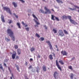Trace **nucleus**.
I'll list each match as a JSON object with an SVG mask.
<instances>
[{"instance_id":"nucleus-39","label":"nucleus","mask_w":79,"mask_h":79,"mask_svg":"<svg viewBox=\"0 0 79 79\" xmlns=\"http://www.w3.org/2000/svg\"><path fill=\"white\" fill-rule=\"evenodd\" d=\"M44 27H45V29H47L48 28L46 25H44Z\"/></svg>"},{"instance_id":"nucleus-36","label":"nucleus","mask_w":79,"mask_h":79,"mask_svg":"<svg viewBox=\"0 0 79 79\" xmlns=\"http://www.w3.org/2000/svg\"><path fill=\"white\" fill-rule=\"evenodd\" d=\"M25 29H26L27 31H29V27L26 28H25Z\"/></svg>"},{"instance_id":"nucleus-6","label":"nucleus","mask_w":79,"mask_h":79,"mask_svg":"<svg viewBox=\"0 0 79 79\" xmlns=\"http://www.w3.org/2000/svg\"><path fill=\"white\" fill-rule=\"evenodd\" d=\"M56 66H57L58 68L60 70V71H62V69H61V68L60 67V64H59V63H58V60H56Z\"/></svg>"},{"instance_id":"nucleus-54","label":"nucleus","mask_w":79,"mask_h":79,"mask_svg":"<svg viewBox=\"0 0 79 79\" xmlns=\"http://www.w3.org/2000/svg\"><path fill=\"white\" fill-rule=\"evenodd\" d=\"M25 64H26V65H27V62H26L25 63Z\"/></svg>"},{"instance_id":"nucleus-11","label":"nucleus","mask_w":79,"mask_h":79,"mask_svg":"<svg viewBox=\"0 0 79 79\" xmlns=\"http://www.w3.org/2000/svg\"><path fill=\"white\" fill-rule=\"evenodd\" d=\"M17 52L18 55H20L21 53V50L19 49H18L17 50Z\"/></svg>"},{"instance_id":"nucleus-21","label":"nucleus","mask_w":79,"mask_h":79,"mask_svg":"<svg viewBox=\"0 0 79 79\" xmlns=\"http://www.w3.org/2000/svg\"><path fill=\"white\" fill-rule=\"evenodd\" d=\"M34 21L37 25H39V24H40V23H39V22H37V20H35Z\"/></svg>"},{"instance_id":"nucleus-1","label":"nucleus","mask_w":79,"mask_h":79,"mask_svg":"<svg viewBox=\"0 0 79 79\" xmlns=\"http://www.w3.org/2000/svg\"><path fill=\"white\" fill-rule=\"evenodd\" d=\"M68 18V19H69L70 23H72L73 24H74V25L77 24V22H76L74 20L72 19H71V16L69 15L67 16L66 15H63L62 16V19H67Z\"/></svg>"},{"instance_id":"nucleus-64","label":"nucleus","mask_w":79,"mask_h":79,"mask_svg":"<svg viewBox=\"0 0 79 79\" xmlns=\"http://www.w3.org/2000/svg\"><path fill=\"white\" fill-rule=\"evenodd\" d=\"M29 79L28 78V79Z\"/></svg>"},{"instance_id":"nucleus-30","label":"nucleus","mask_w":79,"mask_h":79,"mask_svg":"<svg viewBox=\"0 0 79 79\" xmlns=\"http://www.w3.org/2000/svg\"><path fill=\"white\" fill-rule=\"evenodd\" d=\"M46 43H48V45H50V44H51V43H50V41H47L46 42Z\"/></svg>"},{"instance_id":"nucleus-48","label":"nucleus","mask_w":79,"mask_h":79,"mask_svg":"<svg viewBox=\"0 0 79 79\" xmlns=\"http://www.w3.org/2000/svg\"><path fill=\"white\" fill-rule=\"evenodd\" d=\"M37 57H38V58H40V56L39 55L37 56Z\"/></svg>"},{"instance_id":"nucleus-10","label":"nucleus","mask_w":79,"mask_h":79,"mask_svg":"<svg viewBox=\"0 0 79 79\" xmlns=\"http://www.w3.org/2000/svg\"><path fill=\"white\" fill-rule=\"evenodd\" d=\"M58 76V73L57 72H55L54 73L53 76L55 79H56V77Z\"/></svg>"},{"instance_id":"nucleus-58","label":"nucleus","mask_w":79,"mask_h":79,"mask_svg":"<svg viewBox=\"0 0 79 79\" xmlns=\"http://www.w3.org/2000/svg\"><path fill=\"white\" fill-rule=\"evenodd\" d=\"M52 11H54V10H53V9H52Z\"/></svg>"},{"instance_id":"nucleus-44","label":"nucleus","mask_w":79,"mask_h":79,"mask_svg":"<svg viewBox=\"0 0 79 79\" xmlns=\"http://www.w3.org/2000/svg\"><path fill=\"white\" fill-rule=\"evenodd\" d=\"M4 66H5L6 67V64L5 63V62H4Z\"/></svg>"},{"instance_id":"nucleus-59","label":"nucleus","mask_w":79,"mask_h":79,"mask_svg":"<svg viewBox=\"0 0 79 79\" xmlns=\"http://www.w3.org/2000/svg\"><path fill=\"white\" fill-rule=\"evenodd\" d=\"M43 2H46L45 0H42Z\"/></svg>"},{"instance_id":"nucleus-28","label":"nucleus","mask_w":79,"mask_h":79,"mask_svg":"<svg viewBox=\"0 0 79 79\" xmlns=\"http://www.w3.org/2000/svg\"><path fill=\"white\" fill-rule=\"evenodd\" d=\"M52 31L54 32V33H57V31H56V30L55 29H53L52 30Z\"/></svg>"},{"instance_id":"nucleus-33","label":"nucleus","mask_w":79,"mask_h":79,"mask_svg":"<svg viewBox=\"0 0 79 79\" xmlns=\"http://www.w3.org/2000/svg\"><path fill=\"white\" fill-rule=\"evenodd\" d=\"M0 69H1L3 70V67L2 66V64H1L0 65Z\"/></svg>"},{"instance_id":"nucleus-15","label":"nucleus","mask_w":79,"mask_h":79,"mask_svg":"<svg viewBox=\"0 0 79 79\" xmlns=\"http://www.w3.org/2000/svg\"><path fill=\"white\" fill-rule=\"evenodd\" d=\"M42 68L44 71H47V68H46V66H43L42 67Z\"/></svg>"},{"instance_id":"nucleus-51","label":"nucleus","mask_w":79,"mask_h":79,"mask_svg":"<svg viewBox=\"0 0 79 79\" xmlns=\"http://www.w3.org/2000/svg\"><path fill=\"white\" fill-rule=\"evenodd\" d=\"M53 56L54 57H55V53H53Z\"/></svg>"},{"instance_id":"nucleus-14","label":"nucleus","mask_w":79,"mask_h":79,"mask_svg":"<svg viewBox=\"0 0 79 79\" xmlns=\"http://www.w3.org/2000/svg\"><path fill=\"white\" fill-rule=\"evenodd\" d=\"M49 57L50 60H53V56L52 55V54L50 55L49 56Z\"/></svg>"},{"instance_id":"nucleus-24","label":"nucleus","mask_w":79,"mask_h":79,"mask_svg":"<svg viewBox=\"0 0 79 79\" xmlns=\"http://www.w3.org/2000/svg\"><path fill=\"white\" fill-rule=\"evenodd\" d=\"M5 39L6 40L7 42H9L10 41V40L8 38H7L6 37H5Z\"/></svg>"},{"instance_id":"nucleus-2","label":"nucleus","mask_w":79,"mask_h":79,"mask_svg":"<svg viewBox=\"0 0 79 79\" xmlns=\"http://www.w3.org/2000/svg\"><path fill=\"white\" fill-rule=\"evenodd\" d=\"M7 34H9V36H10V37H11L12 40L13 41H15V36H13L14 33H13V31L10 29H8L7 30Z\"/></svg>"},{"instance_id":"nucleus-25","label":"nucleus","mask_w":79,"mask_h":79,"mask_svg":"<svg viewBox=\"0 0 79 79\" xmlns=\"http://www.w3.org/2000/svg\"><path fill=\"white\" fill-rule=\"evenodd\" d=\"M30 50L31 52H33V51H34L35 50V49L34 48H31Z\"/></svg>"},{"instance_id":"nucleus-50","label":"nucleus","mask_w":79,"mask_h":79,"mask_svg":"<svg viewBox=\"0 0 79 79\" xmlns=\"http://www.w3.org/2000/svg\"><path fill=\"white\" fill-rule=\"evenodd\" d=\"M44 58H45V59H47V56H44Z\"/></svg>"},{"instance_id":"nucleus-4","label":"nucleus","mask_w":79,"mask_h":79,"mask_svg":"<svg viewBox=\"0 0 79 79\" xmlns=\"http://www.w3.org/2000/svg\"><path fill=\"white\" fill-rule=\"evenodd\" d=\"M3 9L4 10H6V12H8L10 14V15H12V13H11V11L10 10V9L8 7H3Z\"/></svg>"},{"instance_id":"nucleus-37","label":"nucleus","mask_w":79,"mask_h":79,"mask_svg":"<svg viewBox=\"0 0 79 79\" xmlns=\"http://www.w3.org/2000/svg\"><path fill=\"white\" fill-rule=\"evenodd\" d=\"M14 15H15V16L16 18H18V15H16V14L15 13L14 14Z\"/></svg>"},{"instance_id":"nucleus-63","label":"nucleus","mask_w":79,"mask_h":79,"mask_svg":"<svg viewBox=\"0 0 79 79\" xmlns=\"http://www.w3.org/2000/svg\"><path fill=\"white\" fill-rule=\"evenodd\" d=\"M48 69H49L48 68Z\"/></svg>"},{"instance_id":"nucleus-8","label":"nucleus","mask_w":79,"mask_h":79,"mask_svg":"<svg viewBox=\"0 0 79 79\" xmlns=\"http://www.w3.org/2000/svg\"><path fill=\"white\" fill-rule=\"evenodd\" d=\"M13 54L12 55V58L13 60H14L15 58V57H16V52L14 51L13 52Z\"/></svg>"},{"instance_id":"nucleus-60","label":"nucleus","mask_w":79,"mask_h":79,"mask_svg":"<svg viewBox=\"0 0 79 79\" xmlns=\"http://www.w3.org/2000/svg\"><path fill=\"white\" fill-rule=\"evenodd\" d=\"M10 79H12V77H10Z\"/></svg>"},{"instance_id":"nucleus-20","label":"nucleus","mask_w":79,"mask_h":79,"mask_svg":"<svg viewBox=\"0 0 79 79\" xmlns=\"http://www.w3.org/2000/svg\"><path fill=\"white\" fill-rule=\"evenodd\" d=\"M74 6L75 8H77V9H78V10H77V12L78 13H79V7L76 5H74Z\"/></svg>"},{"instance_id":"nucleus-35","label":"nucleus","mask_w":79,"mask_h":79,"mask_svg":"<svg viewBox=\"0 0 79 79\" xmlns=\"http://www.w3.org/2000/svg\"><path fill=\"white\" fill-rule=\"evenodd\" d=\"M19 1H20V2H21L22 3H24L25 2V1L23 0H19Z\"/></svg>"},{"instance_id":"nucleus-55","label":"nucleus","mask_w":79,"mask_h":79,"mask_svg":"<svg viewBox=\"0 0 79 79\" xmlns=\"http://www.w3.org/2000/svg\"><path fill=\"white\" fill-rule=\"evenodd\" d=\"M11 75L12 76V77H14L13 76V74H12Z\"/></svg>"},{"instance_id":"nucleus-7","label":"nucleus","mask_w":79,"mask_h":79,"mask_svg":"<svg viewBox=\"0 0 79 79\" xmlns=\"http://www.w3.org/2000/svg\"><path fill=\"white\" fill-rule=\"evenodd\" d=\"M54 18H55V19L56 21H60L58 17H56V16H53V15H51V19L52 20H53V21H55V19H54Z\"/></svg>"},{"instance_id":"nucleus-56","label":"nucleus","mask_w":79,"mask_h":79,"mask_svg":"<svg viewBox=\"0 0 79 79\" xmlns=\"http://www.w3.org/2000/svg\"><path fill=\"white\" fill-rule=\"evenodd\" d=\"M27 26H28L27 25H26L25 26V27H27Z\"/></svg>"},{"instance_id":"nucleus-31","label":"nucleus","mask_w":79,"mask_h":79,"mask_svg":"<svg viewBox=\"0 0 79 79\" xmlns=\"http://www.w3.org/2000/svg\"><path fill=\"white\" fill-rule=\"evenodd\" d=\"M69 9H70V10H72V11H73L74 10H76V9L74 8L73 9H72V8H69Z\"/></svg>"},{"instance_id":"nucleus-46","label":"nucleus","mask_w":79,"mask_h":79,"mask_svg":"<svg viewBox=\"0 0 79 79\" xmlns=\"http://www.w3.org/2000/svg\"><path fill=\"white\" fill-rule=\"evenodd\" d=\"M32 68V66L30 65L28 69H31V68Z\"/></svg>"},{"instance_id":"nucleus-5","label":"nucleus","mask_w":79,"mask_h":79,"mask_svg":"<svg viewBox=\"0 0 79 79\" xmlns=\"http://www.w3.org/2000/svg\"><path fill=\"white\" fill-rule=\"evenodd\" d=\"M44 9L45 11H46L45 12V14H47V13H48V14H51V13H52L51 11H50V9H48L47 7L45 6L44 7Z\"/></svg>"},{"instance_id":"nucleus-9","label":"nucleus","mask_w":79,"mask_h":79,"mask_svg":"<svg viewBox=\"0 0 79 79\" xmlns=\"http://www.w3.org/2000/svg\"><path fill=\"white\" fill-rule=\"evenodd\" d=\"M61 54H63V56H64V55H65V56H66L67 55V53L66 51H62L61 52Z\"/></svg>"},{"instance_id":"nucleus-61","label":"nucleus","mask_w":79,"mask_h":79,"mask_svg":"<svg viewBox=\"0 0 79 79\" xmlns=\"http://www.w3.org/2000/svg\"><path fill=\"white\" fill-rule=\"evenodd\" d=\"M1 76H0V77Z\"/></svg>"},{"instance_id":"nucleus-38","label":"nucleus","mask_w":79,"mask_h":79,"mask_svg":"<svg viewBox=\"0 0 79 79\" xmlns=\"http://www.w3.org/2000/svg\"><path fill=\"white\" fill-rule=\"evenodd\" d=\"M69 68L70 69H73V68H72V66H69Z\"/></svg>"},{"instance_id":"nucleus-40","label":"nucleus","mask_w":79,"mask_h":79,"mask_svg":"<svg viewBox=\"0 0 79 79\" xmlns=\"http://www.w3.org/2000/svg\"><path fill=\"white\" fill-rule=\"evenodd\" d=\"M16 60H18L19 59V56H16Z\"/></svg>"},{"instance_id":"nucleus-32","label":"nucleus","mask_w":79,"mask_h":79,"mask_svg":"<svg viewBox=\"0 0 79 79\" xmlns=\"http://www.w3.org/2000/svg\"><path fill=\"white\" fill-rule=\"evenodd\" d=\"M14 48H15V49H17V48H18V45H15L14 46Z\"/></svg>"},{"instance_id":"nucleus-16","label":"nucleus","mask_w":79,"mask_h":79,"mask_svg":"<svg viewBox=\"0 0 79 79\" xmlns=\"http://www.w3.org/2000/svg\"><path fill=\"white\" fill-rule=\"evenodd\" d=\"M57 2L60 3H63V2L61 0H56Z\"/></svg>"},{"instance_id":"nucleus-49","label":"nucleus","mask_w":79,"mask_h":79,"mask_svg":"<svg viewBox=\"0 0 79 79\" xmlns=\"http://www.w3.org/2000/svg\"><path fill=\"white\" fill-rule=\"evenodd\" d=\"M55 46L56 47V48H58V45H55Z\"/></svg>"},{"instance_id":"nucleus-22","label":"nucleus","mask_w":79,"mask_h":79,"mask_svg":"<svg viewBox=\"0 0 79 79\" xmlns=\"http://www.w3.org/2000/svg\"><path fill=\"white\" fill-rule=\"evenodd\" d=\"M74 77V75H73V73H71V75L70 76V77L71 79H73V77Z\"/></svg>"},{"instance_id":"nucleus-26","label":"nucleus","mask_w":79,"mask_h":79,"mask_svg":"<svg viewBox=\"0 0 79 79\" xmlns=\"http://www.w3.org/2000/svg\"><path fill=\"white\" fill-rule=\"evenodd\" d=\"M64 31L65 34H68V31H66V30H64Z\"/></svg>"},{"instance_id":"nucleus-19","label":"nucleus","mask_w":79,"mask_h":79,"mask_svg":"<svg viewBox=\"0 0 79 79\" xmlns=\"http://www.w3.org/2000/svg\"><path fill=\"white\" fill-rule=\"evenodd\" d=\"M49 45L50 47V50H53V47L52 46V44H49Z\"/></svg>"},{"instance_id":"nucleus-3","label":"nucleus","mask_w":79,"mask_h":79,"mask_svg":"<svg viewBox=\"0 0 79 79\" xmlns=\"http://www.w3.org/2000/svg\"><path fill=\"white\" fill-rule=\"evenodd\" d=\"M58 36H60V37H63L64 36V34L63 33V30H59L58 32Z\"/></svg>"},{"instance_id":"nucleus-52","label":"nucleus","mask_w":79,"mask_h":79,"mask_svg":"<svg viewBox=\"0 0 79 79\" xmlns=\"http://www.w3.org/2000/svg\"><path fill=\"white\" fill-rule=\"evenodd\" d=\"M36 72H37V73H38L39 72V70H38V69H37L36 70Z\"/></svg>"},{"instance_id":"nucleus-43","label":"nucleus","mask_w":79,"mask_h":79,"mask_svg":"<svg viewBox=\"0 0 79 79\" xmlns=\"http://www.w3.org/2000/svg\"><path fill=\"white\" fill-rule=\"evenodd\" d=\"M22 24L23 25V26H25V23H24V22L22 21Z\"/></svg>"},{"instance_id":"nucleus-34","label":"nucleus","mask_w":79,"mask_h":79,"mask_svg":"<svg viewBox=\"0 0 79 79\" xmlns=\"http://www.w3.org/2000/svg\"><path fill=\"white\" fill-rule=\"evenodd\" d=\"M40 11L41 12V13H44V11L43 10L40 9Z\"/></svg>"},{"instance_id":"nucleus-13","label":"nucleus","mask_w":79,"mask_h":79,"mask_svg":"<svg viewBox=\"0 0 79 79\" xmlns=\"http://www.w3.org/2000/svg\"><path fill=\"white\" fill-rule=\"evenodd\" d=\"M12 5H14V7H17V4L15 2H12Z\"/></svg>"},{"instance_id":"nucleus-41","label":"nucleus","mask_w":79,"mask_h":79,"mask_svg":"<svg viewBox=\"0 0 79 79\" xmlns=\"http://www.w3.org/2000/svg\"><path fill=\"white\" fill-rule=\"evenodd\" d=\"M29 61L30 62H31V61H33V59L32 58H30V59Z\"/></svg>"},{"instance_id":"nucleus-23","label":"nucleus","mask_w":79,"mask_h":79,"mask_svg":"<svg viewBox=\"0 0 79 79\" xmlns=\"http://www.w3.org/2000/svg\"><path fill=\"white\" fill-rule=\"evenodd\" d=\"M44 38L41 37L40 39H39V40L41 41H43V40H44Z\"/></svg>"},{"instance_id":"nucleus-42","label":"nucleus","mask_w":79,"mask_h":79,"mask_svg":"<svg viewBox=\"0 0 79 79\" xmlns=\"http://www.w3.org/2000/svg\"><path fill=\"white\" fill-rule=\"evenodd\" d=\"M16 68L18 71L19 72V67H18V66H17Z\"/></svg>"},{"instance_id":"nucleus-45","label":"nucleus","mask_w":79,"mask_h":79,"mask_svg":"<svg viewBox=\"0 0 79 79\" xmlns=\"http://www.w3.org/2000/svg\"><path fill=\"white\" fill-rule=\"evenodd\" d=\"M8 69L9 70V71H10V73H11V70L10 69V67H8Z\"/></svg>"},{"instance_id":"nucleus-29","label":"nucleus","mask_w":79,"mask_h":79,"mask_svg":"<svg viewBox=\"0 0 79 79\" xmlns=\"http://www.w3.org/2000/svg\"><path fill=\"white\" fill-rule=\"evenodd\" d=\"M35 36H36V37H38V38H39L40 37V35H39V34H38L37 33H36L35 34Z\"/></svg>"},{"instance_id":"nucleus-27","label":"nucleus","mask_w":79,"mask_h":79,"mask_svg":"<svg viewBox=\"0 0 79 79\" xmlns=\"http://www.w3.org/2000/svg\"><path fill=\"white\" fill-rule=\"evenodd\" d=\"M32 16L33 18H35V19H36V20H38V19L37 18V17H36V16H35L33 14Z\"/></svg>"},{"instance_id":"nucleus-57","label":"nucleus","mask_w":79,"mask_h":79,"mask_svg":"<svg viewBox=\"0 0 79 79\" xmlns=\"http://www.w3.org/2000/svg\"><path fill=\"white\" fill-rule=\"evenodd\" d=\"M57 51H59V49H58V48H57Z\"/></svg>"},{"instance_id":"nucleus-18","label":"nucleus","mask_w":79,"mask_h":79,"mask_svg":"<svg viewBox=\"0 0 79 79\" xmlns=\"http://www.w3.org/2000/svg\"><path fill=\"white\" fill-rule=\"evenodd\" d=\"M17 26H18L19 28V29H21V25H20V23H17Z\"/></svg>"},{"instance_id":"nucleus-47","label":"nucleus","mask_w":79,"mask_h":79,"mask_svg":"<svg viewBox=\"0 0 79 79\" xmlns=\"http://www.w3.org/2000/svg\"><path fill=\"white\" fill-rule=\"evenodd\" d=\"M12 22V21H11V20H10L9 21V24H11V23Z\"/></svg>"},{"instance_id":"nucleus-62","label":"nucleus","mask_w":79,"mask_h":79,"mask_svg":"<svg viewBox=\"0 0 79 79\" xmlns=\"http://www.w3.org/2000/svg\"><path fill=\"white\" fill-rule=\"evenodd\" d=\"M4 79H5V78H4Z\"/></svg>"},{"instance_id":"nucleus-12","label":"nucleus","mask_w":79,"mask_h":79,"mask_svg":"<svg viewBox=\"0 0 79 79\" xmlns=\"http://www.w3.org/2000/svg\"><path fill=\"white\" fill-rule=\"evenodd\" d=\"M1 19L3 23H5V20L4 19V16L3 15L1 16Z\"/></svg>"},{"instance_id":"nucleus-17","label":"nucleus","mask_w":79,"mask_h":79,"mask_svg":"<svg viewBox=\"0 0 79 79\" xmlns=\"http://www.w3.org/2000/svg\"><path fill=\"white\" fill-rule=\"evenodd\" d=\"M59 63H60L61 64H62V65L64 64V63L63 62V60H59Z\"/></svg>"},{"instance_id":"nucleus-53","label":"nucleus","mask_w":79,"mask_h":79,"mask_svg":"<svg viewBox=\"0 0 79 79\" xmlns=\"http://www.w3.org/2000/svg\"><path fill=\"white\" fill-rule=\"evenodd\" d=\"M35 27H36V26H37V27H39V26H38V25H35Z\"/></svg>"}]
</instances>
